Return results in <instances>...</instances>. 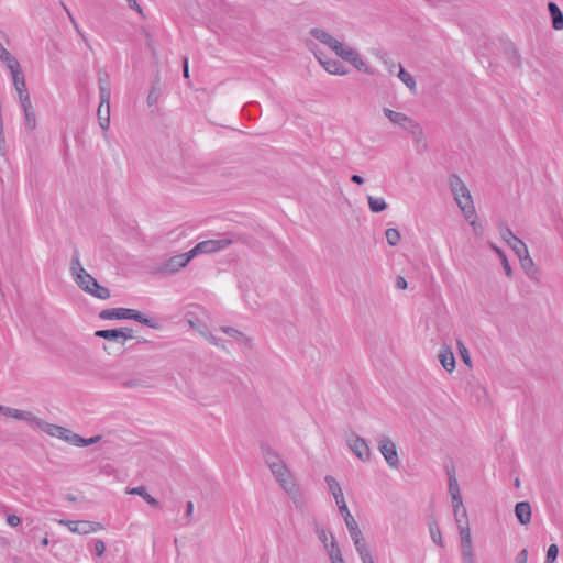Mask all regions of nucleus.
<instances>
[{"label": "nucleus", "mask_w": 563, "mask_h": 563, "mask_svg": "<svg viewBox=\"0 0 563 563\" xmlns=\"http://www.w3.org/2000/svg\"><path fill=\"white\" fill-rule=\"evenodd\" d=\"M102 320H134L151 329H158L159 324L152 318L146 317L139 310L130 308L103 309L99 313Z\"/></svg>", "instance_id": "f257e3e1"}, {"label": "nucleus", "mask_w": 563, "mask_h": 563, "mask_svg": "<svg viewBox=\"0 0 563 563\" xmlns=\"http://www.w3.org/2000/svg\"><path fill=\"white\" fill-rule=\"evenodd\" d=\"M450 187L459 208L464 217L470 220L476 212L470 190L457 175L450 177Z\"/></svg>", "instance_id": "f03ea898"}, {"label": "nucleus", "mask_w": 563, "mask_h": 563, "mask_svg": "<svg viewBox=\"0 0 563 563\" xmlns=\"http://www.w3.org/2000/svg\"><path fill=\"white\" fill-rule=\"evenodd\" d=\"M309 33L313 38L327 45L335 53L336 56H339L340 58L347 63H350L354 55L357 53L354 48L344 45L324 30L313 27L310 30Z\"/></svg>", "instance_id": "7ed1b4c3"}, {"label": "nucleus", "mask_w": 563, "mask_h": 563, "mask_svg": "<svg viewBox=\"0 0 563 563\" xmlns=\"http://www.w3.org/2000/svg\"><path fill=\"white\" fill-rule=\"evenodd\" d=\"M100 104L98 108V120L100 128L106 131L110 124V87L107 80L99 79Z\"/></svg>", "instance_id": "20e7f679"}, {"label": "nucleus", "mask_w": 563, "mask_h": 563, "mask_svg": "<svg viewBox=\"0 0 563 563\" xmlns=\"http://www.w3.org/2000/svg\"><path fill=\"white\" fill-rule=\"evenodd\" d=\"M77 285L85 292L101 300H106L111 296L109 288L100 285L99 282L90 274H85L84 277L81 276Z\"/></svg>", "instance_id": "39448f33"}, {"label": "nucleus", "mask_w": 563, "mask_h": 563, "mask_svg": "<svg viewBox=\"0 0 563 563\" xmlns=\"http://www.w3.org/2000/svg\"><path fill=\"white\" fill-rule=\"evenodd\" d=\"M271 472L280 484V486L288 493H292L295 490L296 485L291 478V475L284 463V461L276 462L275 464L269 466Z\"/></svg>", "instance_id": "423d86ee"}, {"label": "nucleus", "mask_w": 563, "mask_h": 563, "mask_svg": "<svg viewBox=\"0 0 563 563\" xmlns=\"http://www.w3.org/2000/svg\"><path fill=\"white\" fill-rule=\"evenodd\" d=\"M378 449L383 454L386 463L396 468L399 465V457L396 449V444L386 435H383L378 441Z\"/></svg>", "instance_id": "0eeeda50"}, {"label": "nucleus", "mask_w": 563, "mask_h": 563, "mask_svg": "<svg viewBox=\"0 0 563 563\" xmlns=\"http://www.w3.org/2000/svg\"><path fill=\"white\" fill-rule=\"evenodd\" d=\"M232 239L206 240L197 243L190 251L194 256L202 253H212L225 249L232 244Z\"/></svg>", "instance_id": "6e6552de"}, {"label": "nucleus", "mask_w": 563, "mask_h": 563, "mask_svg": "<svg viewBox=\"0 0 563 563\" xmlns=\"http://www.w3.org/2000/svg\"><path fill=\"white\" fill-rule=\"evenodd\" d=\"M194 254L191 253V251H188L186 253H183V254H177V255H174L172 257H169L164 264H163V267H162V272L164 273H169V274H173V273H176L178 272L180 268L187 266V264L194 258Z\"/></svg>", "instance_id": "1a4fd4ad"}, {"label": "nucleus", "mask_w": 563, "mask_h": 563, "mask_svg": "<svg viewBox=\"0 0 563 563\" xmlns=\"http://www.w3.org/2000/svg\"><path fill=\"white\" fill-rule=\"evenodd\" d=\"M60 523L68 527L71 532L79 534H88L90 532H95L101 529V525L99 522H93L89 520H60Z\"/></svg>", "instance_id": "9d476101"}, {"label": "nucleus", "mask_w": 563, "mask_h": 563, "mask_svg": "<svg viewBox=\"0 0 563 563\" xmlns=\"http://www.w3.org/2000/svg\"><path fill=\"white\" fill-rule=\"evenodd\" d=\"M5 65L12 75L13 86L18 92V96H20V93H27L24 75L21 70V66L18 59H11V62L7 63Z\"/></svg>", "instance_id": "9b49d317"}, {"label": "nucleus", "mask_w": 563, "mask_h": 563, "mask_svg": "<svg viewBox=\"0 0 563 563\" xmlns=\"http://www.w3.org/2000/svg\"><path fill=\"white\" fill-rule=\"evenodd\" d=\"M499 232L503 240L514 250L517 256L526 254L528 251L527 245L509 228L501 227Z\"/></svg>", "instance_id": "f8f14e48"}, {"label": "nucleus", "mask_w": 563, "mask_h": 563, "mask_svg": "<svg viewBox=\"0 0 563 563\" xmlns=\"http://www.w3.org/2000/svg\"><path fill=\"white\" fill-rule=\"evenodd\" d=\"M349 446L360 460L368 461L371 459L369 446L363 438L354 435L349 440Z\"/></svg>", "instance_id": "ddd939ff"}, {"label": "nucleus", "mask_w": 563, "mask_h": 563, "mask_svg": "<svg viewBox=\"0 0 563 563\" xmlns=\"http://www.w3.org/2000/svg\"><path fill=\"white\" fill-rule=\"evenodd\" d=\"M95 336L101 338L108 341H115L121 342V344H124V342L129 339H132L133 335H124L123 329H104V330H97L95 332Z\"/></svg>", "instance_id": "4468645a"}, {"label": "nucleus", "mask_w": 563, "mask_h": 563, "mask_svg": "<svg viewBox=\"0 0 563 563\" xmlns=\"http://www.w3.org/2000/svg\"><path fill=\"white\" fill-rule=\"evenodd\" d=\"M324 481H325V483H327V485L329 487V490L331 492L333 498L335 499L338 508L346 506L342 488H341L340 484L338 483V481L333 476H331V475H327L324 477Z\"/></svg>", "instance_id": "2eb2a0df"}, {"label": "nucleus", "mask_w": 563, "mask_h": 563, "mask_svg": "<svg viewBox=\"0 0 563 563\" xmlns=\"http://www.w3.org/2000/svg\"><path fill=\"white\" fill-rule=\"evenodd\" d=\"M515 515L517 520L526 526L531 521V506L528 501H519L515 506Z\"/></svg>", "instance_id": "dca6fc26"}, {"label": "nucleus", "mask_w": 563, "mask_h": 563, "mask_svg": "<svg viewBox=\"0 0 563 563\" xmlns=\"http://www.w3.org/2000/svg\"><path fill=\"white\" fill-rule=\"evenodd\" d=\"M520 260V264L525 273L529 276L532 280H538L539 278V271L536 267L532 258L529 255V252L527 251L526 254L523 253L521 256H518Z\"/></svg>", "instance_id": "f3484780"}, {"label": "nucleus", "mask_w": 563, "mask_h": 563, "mask_svg": "<svg viewBox=\"0 0 563 563\" xmlns=\"http://www.w3.org/2000/svg\"><path fill=\"white\" fill-rule=\"evenodd\" d=\"M70 272L76 284L78 283V280H80L81 276L84 277L85 274H88L80 263L78 250H75L73 258L70 261Z\"/></svg>", "instance_id": "a211bd4d"}, {"label": "nucleus", "mask_w": 563, "mask_h": 563, "mask_svg": "<svg viewBox=\"0 0 563 563\" xmlns=\"http://www.w3.org/2000/svg\"><path fill=\"white\" fill-rule=\"evenodd\" d=\"M548 10L552 20V27L556 31L563 29V13L554 2L548 3Z\"/></svg>", "instance_id": "6ab92c4d"}, {"label": "nucleus", "mask_w": 563, "mask_h": 563, "mask_svg": "<svg viewBox=\"0 0 563 563\" xmlns=\"http://www.w3.org/2000/svg\"><path fill=\"white\" fill-rule=\"evenodd\" d=\"M321 65L331 75H346L349 70L336 59L321 60Z\"/></svg>", "instance_id": "aec40b11"}, {"label": "nucleus", "mask_w": 563, "mask_h": 563, "mask_svg": "<svg viewBox=\"0 0 563 563\" xmlns=\"http://www.w3.org/2000/svg\"><path fill=\"white\" fill-rule=\"evenodd\" d=\"M504 53L507 56L508 63L515 67L521 66V56L514 43H506L504 46Z\"/></svg>", "instance_id": "412c9836"}, {"label": "nucleus", "mask_w": 563, "mask_h": 563, "mask_svg": "<svg viewBox=\"0 0 563 563\" xmlns=\"http://www.w3.org/2000/svg\"><path fill=\"white\" fill-rule=\"evenodd\" d=\"M126 493L142 497L152 507H155V508L161 507V503L147 493V489L145 486H137V487L130 488V489H128Z\"/></svg>", "instance_id": "4be33fe9"}, {"label": "nucleus", "mask_w": 563, "mask_h": 563, "mask_svg": "<svg viewBox=\"0 0 563 563\" xmlns=\"http://www.w3.org/2000/svg\"><path fill=\"white\" fill-rule=\"evenodd\" d=\"M457 528L461 536V551L474 550L468 522H464V525H460Z\"/></svg>", "instance_id": "5701e85b"}, {"label": "nucleus", "mask_w": 563, "mask_h": 563, "mask_svg": "<svg viewBox=\"0 0 563 563\" xmlns=\"http://www.w3.org/2000/svg\"><path fill=\"white\" fill-rule=\"evenodd\" d=\"M161 92H162V84H161V78L157 75L155 77V79L153 80L151 90L147 95L146 102H147L148 107H153L154 104L157 103V101L161 97Z\"/></svg>", "instance_id": "b1692460"}, {"label": "nucleus", "mask_w": 563, "mask_h": 563, "mask_svg": "<svg viewBox=\"0 0 563 563\" xmlns=\"http://www.w3.org/2000/svg\"><path fill=\"white\" fill-rule=\"evenodd\" d=\"M439 360L441 365L449 373L453 372L455 368V357L450 349H445L440 352Z\"/></svg>", "instance_id": "393cba45"}, {"label": "nucleus", "mask_w": 563, "mask_h": 563, "mask_svg": "<svg viewBox=\"0 0 563 563\" xmlns=\"http://www.w3.org/2000/svg\"><path fill=\"white\" fill-rule=\"evenodd\" d=\"M340 514L342 515L344 522L346 525V528L349 530V533H352L354 531L361 530L358 527L357 521L354 519V517L351 515L347 505L344 507L339 508Z\"/></svg>", "instance_id": "a878e982"}, {"label": "nucleus", "mask_w": 563, "mask_h": 563, "mask_svg": "<svg viewBox=\"0 0 563 563\" xmlns=\"http://www.w3.org/2000/svg\"><path fill=\"white\" fill-rule=\"evenodd\" d=\"M358 555L369 552L367 543L361 530L350 533Z\"/></svg>", "instance_id": "bb28decb"}, {"label": "nucleus", "mask_w": 563, "mask_h": 563, "mask_svg": "<svg viewBox=\"0 0 563 563\" xmlns=\"http://www.w3.org/2000/svg\"><path fill=\"white\" fill-rule=\"evenodd\" d=\"M100 439H101V435H95V437L86 439L76 433V434L70 435L69 443L75 446L81 448V446H88V445L96 444L97 442L100 441Z\"/></svg>", "instance_id": "cd10ccee"}, {"label": "nucleus", "mask_w": 563, "mask_h": 563, "mask_svg": "<svg viewBox=\"0 0 563 563\" xmlns=\"http://www.w3.org/2000/svg\"><path fill=\"white\" fill-rule=\"evenodd\" d=\"M261 449L265 463L267 464L268 467L273 465V463L275 464L276 462L283 461L279 454L272 450L268 445L262 444Z\"/></svg>", "instance_id": "c85d7f7f"}, {"label": "nucleus", "mask_w": 563, "mask_h": 563, "mask_svg": "<svg viewBox=\"0 0 563 563\" xmlns=\"http://www.w3.org/2000/svg\"><path fill=\"white\" fill-rule=\"evenodd\" d=\"M329 556L331 560V563H345L344 559L342 556L341 550L338 545V542L333 534H331V544L329 550Z\"/></svg>", "instance_id": "c756f323"}, {"label": "nucleus", "mask_w": 563, "mask_h": 563, "mask_svg": "<svg viewBox=\"0 0 563 563\" xmlns=\"http://www.w3.org/2000/svg\"><path fill=\"white\" fill-rule=\"evenodd\" d=\"M369 210L374 213L383 212L387 209V203L384 198H376L373 196L367 197Z\"/></svg>", "instance_id": "7c9ffc66"}, {"label": "nucleus", "mask_w": 563, "mask_h": 563, "mask_svg": "<svg viewBox=\"0 0 563 563\" xmlns=\"http://www.w3.org/2000/svg\"><path fill=\"white\" fill-rule=\"evenodd\" d=\"M429 530H430V536H431L432 541L435 544L443 547L442 534H441L440 528H439L435 519H431L429 521Z\"/></svg>", "instance_id": "2f4dec72"}, {"label": "nucleus", "mask_w": 563, "mask_h": 563, "mask_svg": "<svg viewBox=\"0 0 563 563\" xmlns=\"http://www.w3.org/2000/svg\"><path fill=\"white\" fill-rule=\"evenodd\" d=\"M60 428H62L60 426L48 423L41 419L36 429H40V430L44 431L45 433L57 438L58 433H63V431H60Z\"/></svg>", "instance_id": "473e14b6"}, {"label": "nucleus", "mask_w": 563, "mask_h": 563, "mask_svg": "<svg viewBox=\"0 0 563 563\" xmlns=\"http://www.w3.org/2000/svg\"><path fill=\"white\" fill-rule=\"evenodd\" d=\"M60 428H62L60 426L48 423L41 419L36 429H40V430L44 431L45 433L57 438L58 433H63V431H60Z\"/></svg>", "instance_id": "72a5a7b5"}, {"label": "nucleus", "mask_w": 563, "mask_h": 563, "mask_svg": "<svg viewBox=\"0 0 563 563\" xmlns=\"http://www.w3.org/2000/svg\"><path fill=\"white\" fill-rule=\"evenodd\" d=\"M350 64L360 71H363L368 75H374V70L367 66V64L361 58L358 53H356L354 55V57L351 59Z\"/></svg>", "instance_id": "f704fd0d"}, {"label": "nucleus", "mask_w": 563, "mask_h": 563, "mask_svg": "<svg viewBox=\"0 0 563 563\" xmlns=\"http://www.w3.org/2000/svg\"><path fill=\"white\" fill-rule=\"evenodd\" d=\"M413 121L415 120L408 117L407 114L402 112H397L390 122L408 131V125H410Z\"/></svg>", "instance_id": "c9c22d12"}, {"label": "nucleus", "mask_w": 563, "mask_h": 563, "mask_svg": "<svg viewBox=\"0 0 563 563\" xmlns=\"http://www.w3.org/2000/svg\"><path fill=\"white\" fill-rule=\"evenodd\" d=\"M399 73H398V78L409 88V89H415L416 88V80L415 78L407 71L404 69V67L399 64Z\"/></svg>", "instance_id": "e433bc0d"}, {"label": "nucleus", "mask_w": 563, "mask_h": 563, "mask_svg": "<svg viewBox=\"0 0 563 563\" xmlns=\"http://www.w3.org/2000/svg\"><path fill=\"white\" fill-rule=\"evenodd\" d=\"M448 476H449V492L452 495H457L460 493L459 483L455 477V471L454 467L446 470Z\"/></svg>", "instance_id": "4c0bfd02"}, {"label": "nucleus", "mask_w": 563, "mask_h": 563, "mask_svg": "<svg viewBox=\"0 0 563 563\" xmlns=\"http://www.w3.org/2000/svg\"><path fill=\"white\" fill-rule=\"evenodd\" d=\"M386 241L390 246H396L400 241V232L395 228H389L385 232Z\"/></svg>", "instance_id": "58836bf2"}, {"label": "nucleus", "mask_w": 563, "mask_h": 563, "mask_svg": "<svg viewBox=\"0 0 563 563\" xmlns=\"http://www.w3.org/2000/svg\"><path fill=\"white\" fill-rule=\"evenodd\" d=\"M408 132L413 136L416 142H420L424 139L423 130L417 121L408 125Z\"/></svg>", "instance_id": "ea45409f"}, {"label": "nucleus", "mask_w": 563, "mask_h": 563, "mask_svg": "<svg viewBox=\"0 0 563 563\" xmlns=\"http://www.w3.org/2000/svg\"><path fill=\"white\" fill-rule=\"evenodd\" d=\"M220 331L225 333V334H228L229 336H231L232 339H234L238 342H243V341L246 340L244 333H242L241 331L236 330L235 328H232V327H221Z\"/></svg>", "instance_id": "a19ab883"}, {"label": "nucleus", "mask_w": 563, "mask_h": 563, "mask_svg": "<svg viewBox=\"0 0 563 563\" xmlns=\"http://www.w3.org/2000/svg\"><path fill=\"white\" fill-rule=\"evenodd\" d=\"M20 420L25 421L29 426L37 428L41 418L34 416L31 411H21Z\"/></svg>", "instance_id": "79ce46f5"}, {"label": "nucleus", "mask_w": 563, "mask_h": 563, "mask_svg": "<svg viewBox=\"0 0 563 563\" xmlns=\"http://www.w3.org/2000/svg\"><path fill=\"white\" fill-rule=\"evenodd\" d=\"M201 334L205 336V339L210 342L211 344L222 349V350H225V345L223 343V340L213 335L212 333H210L209 331H202Z\"/></svg>", "instance_id": "37998d69"}, {"label": "nucleus", "mask_w": 563, "mask_h": 563, "mask_svg": "<svg viewBox=\"0 0 563 563\" xmlns=\"http://www.w3.org/2000/svg\"><path fill=\"white\" fill-rule=\"evenodd\" d=\"M21 411L22 410H20V409L11 408L8 406H2V405L0 406L1 415L9 417V418L16 419V420H20Z\"/></svg>", "instance_id": "c03bdc74"}, {"label": "nucleus", "mask_w": 563, "mask_h": 563, "mask_svg": "<svg viewBox=\"0 0 563 563\" xmlns=\"http://www.w3.org/2000/svg\"><path fill=\"white\" fill-rule=\"evenodd\" d=\"M496 252L498 253L499 257H500V262H501V265L504 267V271H505V274L508 276V277H511L512 275V269H511V266L508 262V258L506 256V254L500 250V249H495Z\"/></svg>", "instance_id": "a18cd8bd"}, {"label": "nucleus", "mask_w": 563, "mask_h": 563, "mask_svg": "<svg viewBox=\"0 0 563 563\" xmlns=\"http://www.w3.org/2000/svg\"><path fill=\"white\" fill-rule=\"evenodd\" d=\"M23 112H24V118H25V126L29 130H34L36 128L35 112L33 111V109H31L29 111H23Z\"/></svg>", "instance_id": "49530a36"}, {"label": "nucleus", "mask_w": 563, "mask_h": 563, "mask_svg": "<svg viewBox=\"0 0 563 563\" xmlns=\"http://www.w3.org/2000/svg\"><path fill=\"white\" fill-rule=\"evenodd\" d=\"M559 554V548L556 544H551L548 548L545 563H554Z\"/></svg>", "instance_id": "de8ad7c7"}, {"label": "nucleus", "mask_w": 563, "mask_h": 563, "mask_svg": "<svg viewBox=\"0 0 563 563\" xmlns=\"http://www.w3.org/2000/svg\"><path fill=\"white\" fill-rule=\"evenodd\" d=\"M456 344H457L459 351L461 353V356H462L464 363L470 366L471 365V356H470L468 350L466 349V346L464 345V343L461 340H457Z\"/></svg>", "instance_id": "09e8293b"}, {"label": "nucleus", "mask_w": 563, "mask_h": 563, "mask_svg": "<svg viewBox=\"0 0 563 563\" xmlns=\"http://www.w3.org/2000/svg\"><path fill=\"white\" fill-rule=\"evenodd\" d=\"M122 386L125 388H136V387H147L145 380L142 379H128L122 383Z\"/></svg>", "instance_id": "8fccbe9b"}, {"label": "nucleus", "mask_w": 563, "mask_h": 563, "mask_svg": "<svg viewBox=\"0 0 563 563\" xmlns=\"http://www.w3.org/2000/svg\"><path fill=\"white\" fill-rule=\"evenodd\" d=\"M19 100H20V104H21V108L23 109V111H29L32 109V103H31L29 92L20 93Z\"/></svg>", "instance_id": "3c124183"}, {"label": "nucleus", "mask_w": 563, "mask_h": 563, "mask_svg": "<svg viewBox=\"0 0 563 563\" xmlns=\"http://www.w3.org/2000/svg\"><path fill=\"white\" fill-rule=\"evenodd\" d=\"M453 512L457 516L460 508H464L461 494L452 495Z\"/></svg>", "instance_id": "603ef678"}, {"label": "nucleus", "mask_w": 563, "mask_h": 563, "mask_svg": "<svg viewBox=\"0 0 563 563\" xmlns=\"http://www.w3.org/2000/svg\"><path fill=\"white\" fill-rule=\"evenodd\" d=\"M462 563H476V556L474 550L461 551Z\"/></svg>", "instance_id": "864d4df0"}, {"label": "nucleus", "mask_w": 563, "mask_h": 563, "mask_svg": "<svg viewBox=\"0 0 563 563\" xmlns=\"http://www.w3.org/2000/svg\"><path fill=\"white\" fill-rule=\"evenodd\" d=\"M454 518H455L457 527H460V525H464V522H468L467 512H466L465 507L460 508L457 516L454 515Z\"/></svg>", "instance_id": "5fc2aeb1"}, {"label": "nucleus", "mask_w": 563, "mask_h": 563, "mask_svg": "<svg viewBox=\"0 0 563 563\" xmlns=\"http://www.w3.org/2000/svg\"><path fill=\"white\" fill-rule=\"evenodd\" d=\"M106 551V544L102 540L95 541V552L98 556H102Z\"/></svg>", "instance_id": "6e6d98bb"}, {"label": "nucleus", "mask_w": 563, "mask_h": 563, "mask_svg": "<svg viewBox=\"0 0 563 563\" xmlns=\"http://www.w3.org/2000/svg\"><path fill=\"white\" fill-rule=\"evenodd\" d=\"M7 522L11 527H18L21 523V519L19 516H16L14 514H9L7 516Z\"/></svg>", "instance_id": "4d7b16f0"}, {"label": "nucleus", "mask_w": 563, "mask_h": 563, "mask_svg": "<svg viewBox=\"0 0 563 563\" xmlns=\"http://www.w3.org/2000/svg\"><path fill=\"white\" fill-rule=\"evenodd\" d=\"M528 561V550L522 549L515 558V563H527Z\"/></svg>", "instance_id": "13d9d810"}, {"label": "nucleus", "mask_w": 563, "mask_h": 563, "mask_svg": "<svg viewBox=\"0 0 563 563\" xmlns=\"http://www.w3.org/2000/svg\"><path fill=\"white\" fill-rule=\"evenodd\" d=\"M60 431H63V433H58L57 438L58 439H63V440H65L67 442H69L70 435L75 434L73 431H70V430H68V429H66L64 427L60 428Z\"/></svg>", "instance_id": "bf43d9fd"}, {"label": "nucleus", "mask_w": 563, "mask_h": 563, "mask_svg": "<svg viewBox=\"0 0 563 563\" xmlns=\"http://www.w3.org/2000/svg\"><path fill=\"white\" fill-rule=\"evenodd\" d=\"M396 287L398 289L404 290V289H406L408 287V283H407V280L404 277L398 276L397 279H396Z\"/></svg>", "instance_id": "052dcab7"}, {"label": "nucleus", "mask_w": 563, "mask_h": 563, "mask_svg": "<svg viewBox=\"0 0 563 563\" xmlns=\"http://www.w3.org/2000/svg\"><path fill=\"white\" fill-rule=\"evenodd\" d=\"M129 7L133 10H135L137 13H140L141 15H143V10L142 8L137 4L136 0H126Z\"/></svg>", "instance_id": "680f3d73"}, {"label": "nucleus", "mask_w": 563, "mask_h": 563, "mask_svg": "<svg viewBox=\"0 0 563 563\" xmlns=\"http://www.w3.org/2000/svg\"><path fill=\"white\" fill-rule=\"evenodd\" d=\"M329 534L331 536L332 533L329 532ZM318 537H319V540L327 547L328 531L324 529H321L320 531H318Z\"/></svg>", "instance_id": "e2e57ef3"}, {"label": "nucleus", "mask_w": 563, "mask_h": 563, "mask_svg": "<svg viewBox=\"0 0 563 563\" xmlns=\"http://www.w3.org/2000/svg\"><path fill=\"white\" fill-rule=\"evenodd\" d=\"M183 76L185 78H189V64L187 57H184L183 59Z\"/></svg>", "instance_id": "0e129e2a"}, {"label": "nucleus", "mask_w": 563, "mask_h": 563, "mask_svg": "<svg viewBox=\"0 0 563 563\" xmlns=\"http://www.w3.org/2000/svg\"><path fill=\"white\" fill-rule=\"evenodd\" d=\"M362 563H375L371 552H366L360 555Z\"/></svg>", "instance_id": "69168bd1"}, {"label": "nucleus", "mask_w": 563, "mask_h": 563, "mask_svg": "<svg viewBox=\"0 0 563 563\" xmlns=\"http://www.w3.org/2000/svg\"><path fill=\"white\" fill-rule=\"evenodd\" d=\"M192 511H194V503L189 500L186 504V514H185L186 519H190Z\"/></svg>", "instance_id": "338daca9"}, {"label": "nucleus", "mask_w": 563, "mask_h": 563, "mask_svg": "<svg viewBox=\"0 0 563 563\" xmlns=\"http://www.w3.org/2000/svg\"><path fill=\"white\" fill-rule=\"evenodd\" d=\"M351 181H353L356 185H363L364 178L362 176L355 174V175H352Z\"/></svg>", "instance_id": "774afa93"}]
</instances>
